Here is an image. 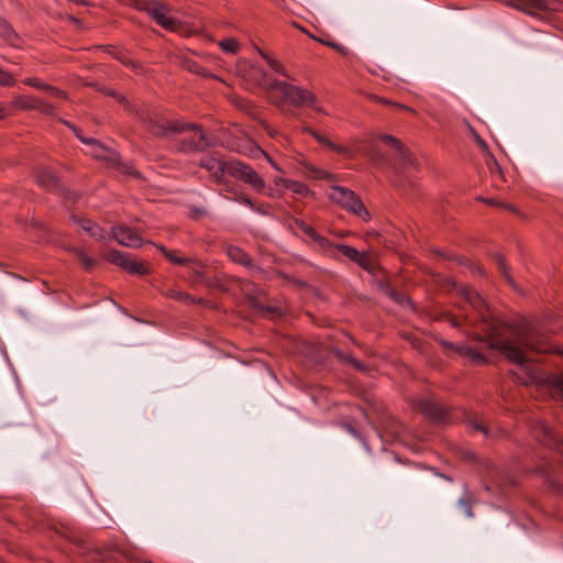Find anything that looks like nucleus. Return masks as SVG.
I'll return each instance as SVG.
<instances>
[{"label": "nucleus", "instance_id": "f257e3e1", "mask_svg": "<svg viewBox=\"0 0 563 563\" xmlns=\"http://www.w3.org/2000/svg\"><path fill=\"white\" fill-rule=\"evenodd\" d=\"M460 296L477 312L484 330L487 333L488 346L500 351L509 361L519 365L512 375L523 385H533L540 393L563 401V375L547 373L538 364L529 363L526 352L558 353L548 339L529 321L520 320L511 323L504 322L490 313L486 301L473 288L460 286Z\"/></svg>", "mask_w": 563, "mask_h": 563}, {"label": "nucleus", "instance_id": "13d9d810", "mask_svg": "<svg viewBox=\"0 0 563 563\" xmlns=\"http://www.w3.org/2000/svg\"><path fill=\"white\" fill-rule=\"evenodd\" d=\"M266 131H267L271 135H273V132L269 130V128H268V126H266Z\"/></svg>", "mask_w": 563, "mask_h": 563}, {"label": "nucleus", "instance_id": "5fc2aeb1", "mask_svg": "<svg viewBox=\"0 0 563 563\" xmlns=\"http://www.w3.org/2000/svg\"><path fill=\"white\" fill-rule=\"evenodd\" d=\"M452 324L453 325H459V323L456 322L455 318L452 320Z\"/></svg>", "mask_w": 563, "mask_h": 563}, {"label": "nucleus", "instance_id": "f3484780", "mask_svg": "<svg viewBox=\"0 0 563 563\" xmlns=\"http://www.w3.org/2000/svg\"><path fill=\"white\" fill-rule=\"evenodd\" d=\"M225 252H227L228 257L232 262L238 263L243 266H246V267L252 266L251 256L245 251H243L241 247L234 246V245H229L227 247Z\"/></svg>", "mask_w": 563, "mask_h": 563}, {"label": "nucleus", "instance_id": "9d476101", "mask_svg": "<svg viewBox=\"0 0 563 563\" xmlns=\"http://www.w3.org/2000/svg\"><path fill=\"white\" fill-rule=\"evenodd\" d=\"M199 166L207 169L218 184L222 183L225 174L229 175V162H224L214 155L202 158Z\"/></svg>", "mask_w": 563, "mask_h": 563}, {"label": "nucleus", "instance_id": "e433bc0d", "mask_svg": "<svg viewBox=\"0 0 563 563\" xmlns=\"http://www.w3.org/2000/svg\"><path fill=\"white\" fill-rule=\"evenodd\" d=\"M485 203L489 205V206H494V207H498V208H505V209H509L511 211H516V209L510 206V205H507L505 202H500L496 199H493V198H488V199H482Z\"/></svg>", "mask_w": 563, "mask_h": 563}, {"label": "nucleus", "instance_id": "9b49d317", "mask_svg": "<svg viewBox=\"0 0 563 563\" xmlns=\"http://www.w3.org/2000/svg\"><path fill=\"white\" fill-rule=\"evenodd\" d=\"M112 235L118 243L126 247L137 249L143 244L142 238L125 225L112 228Z\"/></svg>", "mask_w": 563, "mask_h": 563}, {"label": "nucleus", "instance_id": "f8f14e48", "mask_svg": "<svg viewBox=\"0 0 563 563\" xmlns=\"http://www.w3.org/2000/svg\"><path fill=\"white\" fill-rule=\"evenodd\" d=\"M377 139L382 142H384L385 144L389 145L397 152V157L401 164H404V165L413 164L412 154L409 152V150L405 146V144L400 140H398L395 136L389 135V134H378Z\"/></svg>", "mask_w": 563, "mask_h": 563}, {"label": "nucleus", "instance_id": "8fccbe9b", "mask_svg": "<svg viewBox=\"0 0 563 563\" xmlns=\"http://www.w3.org/2000/svg\"><path fill=\"white\" fill-rule=\"evenodd\" d=\"M323 43V41H321ZM325 45L330 46V47H333L338 51H341L340 46L333 42H324Z\"/></svg>", "mask_w": 563, "mask_h": 563}, {"label": "nucleus", "instance_id": "393cba45", "mask_svg": "<svg viewBox=\"0 0 563 563\" xmlns=\"http://www.w3.org/2000/svg\"><path fill=\"white\" fill-rule=\"evenodd\" d=\"M73 253L77 256L85 271L90 272L96 266V260L88 256L84 250L75 247Z\"/></svg>", "mask_w": 563, "mask_h": 563}, {"label": "nucleus", "instance_id": "20e7f679", "mask_svg": "<svg viewBox=\"0 0 563 563\" xmlns=\"http://www.w3.org/2000/svg\"><path fill=\"white\" fill-rule=\"evenodd\" d=\"M301 232L311 239L319 246L320 251L323 252L327 256L336 258V252H340L352 262L357 263L362 267H365L366 257L355 247L346 244H334L325 236L319 234L314 228L309 224H306Z\"/></svg>", "mask_w": 563, "mask_h": 563}, {"label": "nucleus", "instance_id": "bb28decb", "mask_svg": "<svg viewBox=\"0 0 563 563\" xmlns=\"http://www.w3.org/2000/svg\"><path fill=\"white\" fill-rule=\"evenodd\" d=\"M166 296L168 298H172V299H175L177 301H181V302H196V300L191 297V295H189L188 292H184V291H179V290H176V289H170L166 292Z\"/></svg>", "mask_w": 563, "mask_h": 563}, {"label": "nucleus", "instance_id": "2eb2a0df", "mask_svg": "<svg viewBox=\"0 0 563 563\" xmlns=\"http://www.w3.org/2000/svg\"><path fill=\"white\" fill-rule=\"evenodd\" d=\"M36 183L44 189L53 192H62L59 179L57 176L46 169H40L35 174Z\"/></svg>", "mask_w": 563, "mask_h": 563}, {"label": "nucleus", "instance_id": "aec40b11", "mask_svg": "<svg viewBox=\"0 0 563 563\" xmlns=\"http://www.w3.org/2000/svg\"><path fill=\"white\" fill-rule=\"evenodd\" d=\"M0 37H2L8 44L16 46L20 37L18 33L4 19L0 18Z\"/></svg>", "mask_w": 563, "mask_h": 563}, {"label": "nucleus", "instance_id": "0eeeda50", "mask_svg": "<svg viewBox=\"0 0 563 563\" xmlns=\"http://www.w3.org/2000/svg\"><path fill=\"white\" fill-rule=\"evenodd\" d=\"M104 260L113 265L121 267L132 275L143 276L150 273L146 262L137 261L131 257L129 254L118 250H110L104 255Z\"/></svg>", "mask_w": 563, "mask_h": 563}, {"label": "nucleus", "instance_id": "a878e982", "mask_svg": "<svg viewBox=\"0 0 563 563\" xmlns=\"http://www.w3.org/2000/svg\"><path fill=\"white\" fill-rule=\"evenodd\" d=\"M495 262H496V265H497L499 272L501 273V275L506 279V282L511 287L516 288L515 280L512 279V277L510 276V274L508 272V267H507V264H506V261H505L504 256L500 255V254L495 255Z\"/></svg>", "mask_w": 563, "mask_h": 563}, {"label": "nucleus", "instance_id": "2f4dec72", "mask_svg": "<svg viewBox=\"0 0 563 563\" xmlns=\"http://www.w3.org/2000/svg\"><path fill=\"white\" fill-rule=\"evenodd\" d=\"M63 122L74 131L75 135H76V136H77L81 142H82V143H85V144H87V145H88V144H97V140H96V139H92V137H85V136L82 135V131H81L80 129H78V128L74 126L73 124H70V123H69V122H67V121H63Z\"/></svg>", "mask_w": 563, "mask_h": 563}, {"label": "nucleus", "instance_id": "de8ad7c7", "mask_svg": "<svg viewBox=\"0 0 563 563\" xmlns=\"http://www.w3.org/2000/svg\"><path fill=\"white\" fill-rule=\"evenodd\" d=\"M7 115H8L7 108L2 103H0V120L4 119Z\"/></svg>", "mask_w": 563, "mask_h": 563}, {"label": "nucleus", "instance_id": "6e6552de", "mask_svg": "<svg viewBox=\"0 0 563 563\" xmlns=\"http://www.w3.org/2000/svg\"><path fill=\"white\" fill-rule=\"evenodd\" d=\"M229 175L244 181L261 192L265 187L264 179L250 165L240 161H229Z\"/></svg>", "mask_w": 563, "mask_h": 563}, {"label": "nucleus", "instance_id": "09e8293b", "mask_svg": "<svg viewBox=\"0 0 563 563\" xmlns=\"http://www.w3.org/2000/svg\"><path fill=\"white\" fill-rule=\"evenodd\" d=\"M156 247L164 254L165 257H167V254H169L172 251L167 250L164 245H156Z\"/></svg>", "mask_w": 563, "mask_h": 563}, {"label": "nucleus", "instance_id": "b1692460", "mask_svg": "<svg viewBox=\"0 0 563 563\" xmlns=\"http://www.w3.org/2000/svg\"><path fill=\"white\" fill-rule=\"evenodd\" d=\"M283 185L287 189L291 190L294 194H297V195H300V196H303V197L310 194V190L307 187V185H305L301 181L291 180V179H284L283 180Z\"/></svg>", "mask_w": 563, "mask_h": 563}, {"label": "nucleus", "instance_id": "ddd939ff", "mask_svg": "<svg viewBox=\"0 0 563 563\" xmlns=\"http://www.w3.org/2000/svg\"><path fill=\"white\" fill-rule=\"evenodd\" d=\"M302 132L311 135L319 144L328 147L329 150H331L338 154H344V155L351 156V151L347 147L335 144L329 137L317 132L312 128L306 125L302 128Z\"/></svg>", "mask_w": 563, "mask_h": 563}, {"label": "nucleus", "instance_id": "37998d69", "mask_svg": "<svg viewBox=\"0 0 563 563\" xmlns=\"http://www.w3.org/2000/svg\"><path fill=\"white\" fill-rule=\"evenodd\" d=\"M292 224L299 229L300 231H302V228L307 224L303 220L301 219H297V218H294L292 219Z\"/></svg>", "mask_w": 563, "mask_h": 563}, {"label": "nucleus", "instance_id": "7c9ffc66", "mask_svg": "<svg viewBox=\"0 0 563 563\" xmlns=\"http://www.w3.org/2000/svg\"><path fill=\"white\" fill-rule=\"evenodd\" d=\"M220 47L222 48V51L227 52V53H236L238 49H239V43L233 40V38H225V40H222L220 43H219Z\"/></svg>", "mask_w": 563, "mask_h": 563}, {"label": "nucleus", "instance_id": "cd10ccee", "mask_svg": "<svg viewBox=\"0 0 563 563\" xmlns=\"http://www.w3.org/2000/svg\"><path fill=\"white\" fill-rule=\"evenodd\" d=\"M264 59L267 63V65L271 67L272 70H274L275 73L280 74L285 77H289L284 65L279 60L271 57L269 55H264Z\"/></svg>", "mask_w": 563, "mask_h": 563}, {"label": "nucleus", "instance_id": "ea45409f", "mask_svg": "<svg viewBox=\"0 0 563 563\" xmlns=\"http://www.w3.org/2000/svg\"><path fill=\"white\" fill-rule=\"evenodd\" d=\"M190 212H191V218H194V219H197L200 216L207 214V211L203 208H198V207L191 208Z\"/></svg>", "mask_w": 563, "mask_h": 563}, {"label": "nucleus", "instance_id": "39448f33", "mask_svg": "<svg viewBox=\"0 0 563 563\" xmlns=\"http://www.w3.org/2000/svg\"><path fill=\"white\" fill-rule=\"evenodd\" d=\"M131 1L137 10L146 11L153 18V20L163 29L187 34V29L185 27L184 23L173 18L169 14L170 9L164 3L156 0Z\"/></svg>", "mask_w": 563, "mask_h": 563}, {"label": "nucleus", "instance_id": "7ed1b4c3", "mask_svg": "<svg viewBox=\"0 0 563 563\" xmlns=\"http://www.w3.org/2000/svg\"><path fill=\"white\" fill-rule=\"evenodd\" d=\"M266 89L269 92L271 102L282 110L290 104L295 108L308 107L318 113H325L317 96L301 86L274 79L267 84Z\"/></svg>", "mask_w": 563, "mask_h": 563}, {"label": "nucleus", "instance_id": "4468645a", "mask_svg": "<svg viewBox=\"0 0 563 563\" xmlns=\"http://www.w3.org/2000/svg\"><path fill=\"white\" fill-rule=\"evenodd\" d=\"M533 435L537 441L547 446H559L558 439L553 431L543 422L538 421L533 426Z\"/></svg>", "mask_w": 563, "mask_h": 563}, {"label": "nucleus", "instance_id": "423d86ee", "mask_svg": "<svg viewBox=\"0 0 563 563\" xmlns=\"http://www.w3.org/2000/svg\"><path fill=\"white\" fill-rule=\"evenodd\" d=\"M329 199L346 211L362 218L365 222L371 220V214L360 197L351 189L341 186L330 188Z\"/></svg>", "mask_w": 563, "mask_h": 563}, {"label": "nucleus", "instance_id": "49530a36", "mask_svg": "<svg viewBox=\"0 0 563 563\" xmlns=\"http://www.w3.org/2000/svg\"><path fill=\"white\" fill-rule=\"evenodd\" d=\"M473 429L476 431H482L484 433H487V430L485 427H483L479 422H473L472 424Z\"/></svg>", "mask_w": 563, "mask_h": 563}, {"label": "nucleus", "instance_id": "4be33fe9", "mask_svg": "<svg viewBox=\"0 0 563 563\" xmlns=\"http://www.w3.org/2000/svg\"><path fill=\"white\" fill-rule=\"evenodd\" d=\"M183 66L186 70H188L189 73H192L195 75H198V76H201L205 78H214L213 75H211L205 67H202L196 60L186 59V60H184Z\"/></svg>", "mask_w": 563, "mask_h": 563}, {"label": "nucleus", "instance_id": "603ef678", "mask_svg": "<svg viewBox=\"0 0 563 563\" xmlns=\"http://www.w3.org/2000/svg\"><path fill=\"white\" fill-rule=\"evenodd\" d=\"M256 51L257 53L264 58V55H267L264 51H262L261 48L256 47Z\"/></svg>", "mask_w": 563, "mask_h": 563}, {"label": "nucleus", "instance_id": "dca6fc26", "mask_svg": "<svg viewBox=\"0 0 563 563\" xmlns=\"http://www.w3.org/2000/svg\"><path fill=\"white\" fill-rule=\"evenodd\" d=\"M441 344L448 349H455L460 354L467 355L471 357L472 361H474L477 364L485 363L486 358L483 354H481L478 351H476L474 347L461 345L455 346L453 343H450L448 341H441Z\"/></svg>", "mask_w": 563, "mask_h": 563}, {"label": "nucleus", "instance_id": "f03ea898", "mask_svg": "<svg viewBox=\"0 0 563 563\" xmlns=\"http://www.w3.org/2000/svg\"><path fill=\"white\" fill-rule=\"evenodd\" d=\"M148 131L157 137L177 133L186 134L177 144L178 151L183 153L205 152L211 146V141L202 126L195 123L179 120L150 121Z\"/></svg>", "mask_w": 563, "mask_h": 563}, {"label": "nucleus", "instance_id": "c03bdc74", "mask_svg": "<svg viewBox=\"0 0 563 563\" xmlns=\"http://www.w3.org/2000/svg\"><path fill=\"white\" fill-rule=\"evenodd\" d=\"M253 210H255L256 212L258 213H262V214H268V211L266 210L265 206H255L254 205V208H252Z\"/></svg>", "mask_w": 563, "mask_h": 563}, {"label": "nucleus", "instance_id": "a211bd4d", "mask_svg": "<svg viewBox=\"0 0 563 563\" xmlns=\"http://www.w3.org/2000/svg\"><path fill=\"white\" fill-rule=\"evenodd\" d=\"M71 219L79 224V227L86 231L90 236L96 240H102L104 238V231L97 223L89 219H77L75 216Z\"/></svg>", "mask_w": 563, "mask_h": 563}, {"label": "nucleus", "instance_id": "6e6d98bb", "mask_svg": "<svg viewBox=\"0 0 563 563\" xmlns=\"http://www.w3.org/2000/svg\"><path fill=\"white\" fill-rule=\"evenodd\" d=\"M346 429H347L349 431H351V432H353V431H354V430H353V428H352L351 426H346Z\"/></svg>", "mask_w": 563, "mask_h": 563}, {"label": "nucleus", "instance_id": "79ce46f5", "mask_svg": "<svg viewBox=\"0 0 563 563\" xmlns=\"http://www.w3.org/2000/svg\"><path fill=\"white\" fill-rule=\"evenodd\" d=\"M344 358L350 362L355 368L357 369H363L364 366L362 365L361 362L354 360L353 357H350V356H344Z\"/></svg>", "mask_w": 563, "mask_h": 563}, {"label": "nucleus", "instance_id": "c85d7f7f", "mask_svg": "<svg viewBox=\"0 0 563 563\" xmlns=\"http://www.w3.org/2000/svg\"><path fill=\"white\" fill-rule=\"evenodd\" d=\"M459 505L462 507L467 517H473V498L470 494H465L462 498H460Z\"/></svg>", "mask_w": 563, "mask_h": 563}, {"label": "nucleus", "instance_id": "c756f323", "mask_svg": "<svg viewBox=\"0 0 563 563\" xmlns=\"http://www.w3.org/2000/svg\"><path fill=\"white\" fill-rule=\"evenodd\" d=\"M367 156L374 164L387 163L386 156L377 147H371L367 152Z\"/></svg>", "mask_w": 563, "mask_h": 563}, {"label": "nucleus", "instance_id": "a19ab883", "mask_svg": "<svg viewBox=\"0 0 563 563\" xmlns=\"http://www.w3.org/2000/svg\"><path fill=\"white\" fill-rule=\"evenodd\" d=\"M475 141L478 144V146L482 148V151H484V152L489 151L487 143L478 134H475Z\"/></svg>", "mask_w": 563, "mask_h": 563}, {"label": "nucleus", "instance_id": "c9c22d12", "mask_svg": "<svg viewBox=\"0 0 563 563\" xmlns=\"http://www.w3.org/2000/svg\"><path fill=\"white\" fill-rule=\"evenodd\" d=\"M92 146L91 155L96 158H106L104 153L107 152V148L97 140V144H89Z\"/></svg>", "mask_w": 563, "mask_h": 563}, {"label": "nucleus", "instance_id": "473e14b6", "mask_svg": "<svg viewBox=\"0 0 563 563\" xmlns=\"http://www.w3.org/2000/svg\"><path fill=\"white\" fill-rule=\"evenodd\" d=\"M166 258L175 265H188L194 262L192 258L178 256L174 251L167 254Z\"/></svg>", "mask_w": 563, "mask_h": 563}, {"label": "nucleus", "instance_id": "3c124183", "mask_svg": "<svg viewBox=\"0 0 563 563\" xmlns=\"http://www.w3.org/2000/svg\"><path fill=\"white\" fill-rule=\"evenodd\" d=\"M374 98H375V100H376L377 102H382V103H386V104H387V103H389V102H388L387 100H385L384 98H380V97H374Z\"/></svg>", "mask_w": 563, "mask_h": 563}, {"label": "nucleus", "instance_id": "5701e85b", "mask_svg": "<svg viewBox=\"0 0 563 563\" xmlns=\"http://www.w3.org/2000/svg\"><path fill=\"white\" fill-rule=\"evenodd\" d=\"M107 52L110 55H112L115 59L120 60L123 65L131 66L134 68L137 67V64L130 58L129 54L125 51L110 46Z\"/></svg>", "mask_w": 563, "mask_h": 563}, {"label": "nucleus", "instance_id": "f704fd0d", "mask_svg": "<svg viewBox=\"0 0 563 563\" xmlns=\"http://www.w3.org/2000/svg\"><path fill=\"white\" fill-rule=\"evenodd\" d=\"M35 110H38L40 112L46 115H53L55 113L54 107L51 103H47L41 99H38V104L35 108Z\"/></svg>", "mask_w": 563, "mask_h": 563}, {"label": "nucleus", "instance_id": "a18cd8bd", "mask_svg": "<svg viewBox=\"0 0 563 563\" xmlns=\"http://www.w3.org/2000/svg\"><path fill=\"white\" fill-rule=\"evenodd\" d=\"M192 263H195V261ZM196 265H197V267L194 268V274L197 276H201L203 274L202 265L198 262H196Z\"/></svg>", "mask_w": 563, "mask_h": 563}, {"label": "nucleus", "instance_id": "6ab92c4d", "mask_svg": "<svg viewBox=\"0 0 563 563\" xmlns=\"http://www.w3.org/2000/svg\"><path fill=\"white\" fill-rule=\"evenodd\" d=\"M23 82L25 85L34 87L36 89L47 91L52 96L59 97V98H66V92L65 91H63V90H60V89H58L56 87H53V86H51L48 84H45L41 79H38L36 77L25 78Z\"/></svg>", "mask_w": 563, "mask_h": 563}, {"label": "nucleus", "instance_id": "58836bf2", "mask_svg": "<svg viewBox=\"0 0 563 563\" xmlns=\"http://www.w3.org/2000/svg\"><path fill=\"white\" fill-rule=\"evenodd\" d=\"M235 200L250 207V208H254V202L245 195L243 194H240L235 197Z\"/></svg>", "mask_w": 563, "mask_h": 563}, {"label": "nucleus", "instance_id": "72a5a7b5", "mask_svg": "<svg viewBox=\"0 0 563 563\" xmlns=\"http://www.w3.org/2000/svg\"><path fill=\"white\" fill-rule=\"evenodd\" d=\"M15 84V79L12 74L0 68V86L12 87Z\"/></svg>", "mask_w": 563, "mask_h": 563}, {"label": "nucleus", "instance_id": "4d7b16f0", "mask_svg": "<svg viewBox=\"0 0 563 563\" xmlns=\"http://www.w3.org/2000/svg\"><path fill=\"white\" fill-rule=\"evenodd\" d=\"M346 429H347L349 431H351V432H353V431H354V430H353V428H352L351 426H346Z\"/></svg>", "mask_w": 563, "mask_h": 563}, {"label": "nucleus", "instance_id": "412c9836", "mask_svg": "<svg viewBox=\"0 0 563 563\" xmlns=\"http://www.w3.org/2000/svg\"><path fill=\"white\" fill-rule=\"evenodd\" d=\"M12 103L21 110H35L38 104V98L33 96H20L14 98Z\"/></svg>", "mask_w": 563, "mask_h": 563}, {"label": "nucleus", "instance_id": "864d4df0", "mask_svg": "<svg viewBox=\"0 0 563 563\" xmlns=\"http://www.w3.org/2000/svg\"><path fill=\"white\" fill-rule=\"evenodd\" d=\"M396 106H397V107H399V108H404V109L408 110L409 112H412V113L415 112V111H413L412 109H410V108H407V107H404V106H400V104H396Z\"/></svg>", "mask_w": 563, "mask_h": 563}, {"label": "nucleus", "instance_id": "1a4fd4ad", "mask_svg": "<svg viewBox=\"0 0 563 563\" xmlns=\"http://www.w3.org/2000/svg\"><path fill=\"white\" fill-rule=\"evenodd\" d=\"M413 409L423 413L430 420L441 423L445 422L449 411L442 404L431 398H420L413 401Z\"/></svg>", "mask_w": 563, "mask_h": 563}, {"label": "nucleus", "instance_id": "4c0bfd02", "mask_svg": "<svg viewBox=\"0 0 563 563\" xmlns=\"http://www.w3.org/2000/svg\"><path fill=\"white\" fill-rule=\"evenodd\" d=\"M102 91L104 95L115 98L120 103H122V104L126 103V98L120 93H117L113 89L104 88Z\"/></svg>", "mask_w": 563, "mask_h": 563}]
</instances>
